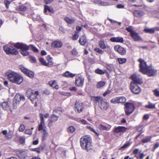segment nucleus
Listing matches in <instances>:
<instances>
[{"mask_svg":"<svg viewBox=\"0 0 159 159\" xmlns=\"http://www.w3.org/2000/svg\"><path fill=\"white\" fill-rule=\"evenodd\" d=\"M5 75L10 81L17 84H21L23 80L21 75L12 70L7 71L5 73Z\"/></svg>","mask_w":159,"mask_h":159,"instance_id":"nucleus-1","label":"nucleus"},{"mask_svg":"<svg viewBox=\"0 0 159 159\" xmlns=\"http://www.w3.org/2000/svg\"><path fill=\"white\" fill-rule=\"evenodd\" d=\"M80 145L81 147L87 150L92 148L91 138L89 136H84L80 139Z\"/></svg>","mask_w":159,"mask_h":159,"instance_id":"nucleus-2","label":"nucleus"},{"mask_svg":"<svg viewBox=\"0 0 159 159\" xmlns=\"http://www.w3.org/2000/svg\"><path fill=\"white\" fill-rule=\"evenodd\" d=\"M93 99L95 102H98V106L102 110H106L109 107L106 100L100 96L93 97Z\"/></svg>","mask_w":159,"mask_h":159,"instance_id":"nucleus-3","label":"nucleus"},{"mask_svg":"<svg viewBox=\"0 0 159 159\" xmlns=\"http://www.w3.org/2000/svg\"><path fill=\"white\" fill-rule=\"evenodd\" d=\"M14 46L17 48L20 49V52L24 56H26L29 55L28 50L29 49V47L26 44L18 43L15 44Z\"/></svg>","mask_w":159,"mask_h":159,"instance_id":"nucleus-4","label":"nucleus"},{"mask_svg":"<svg viewBox=\"0 0 159 159\" xmlns=\"http://www.w3.org/2000/svg\"><path fill=\"white\" fill-rule=\"evenodd\" d=\"M39 92L36 91L35 92L31 89L28 90L26 93L27 97L32 102L35 101V106H36L37 103L38 101L37 96L38 95Z\"/></svg>","mask_w":159,"mask_h":159,"instance_id":"nucleus-5","label":"nucleus"},{"mask_svg":"<svg viewBox=\"0 0 159 159\" xmlns=\"http://www.w3.org/2000/svg\"><path fill=\"white\" fill-rule=\"evenodd\" d=\"M126 30L130 33V36L135 41H142V39L138 33L133 30L132 27L129 26L126 28Z\"/></svg>","mask_w":159,"mask_h":159,"instance_id":"nucleus-6","label":"nucleus"},{"mask_svg":"<svg viewBox=\"0 0 159 159\" xmlns=\"http://www.w3.org/2000/svg\"><path fill=\"white\" fill-rule=\"evenodd\" d=\"M15 44H13L12 46L6 45L4 47V50L7 54L16 55L18 53V51L16 49L14 46Z\"/></svg>","mask_w":159,"mask_h":159,"instance_id":"nucleus-7","label":"nucleus"},{"mask_svg":"<svg viewBox=\"0 0 159 159\" xmlns=\"http://www.w3.org/2000/svg\"><path fill=\"white\" fill-rule=\"evenodd\" d=\"M138 61L140 62V71L143 74H144V72H146V70L150 66H148L146 62L142 58H139L138 59Z\"/></svg>","mask_w":159,"mask_h":159,"instance_id":"nucleus-8","label":"nucleus"},{"mask_svg":"<svg viewBox=\"0 0 159 159\" xmlns=\"http://www.w3.org/2000/svg\"><path fill=\"white\" fill-rule=\"evenodd\" d=\"M134 109V105L131 103H126L125 104V111L127 115L132 113Z\"/></svg>","mask_w":159,"mask_h":159,"instance_id":"nucleus-9","label":"nucleus"},{"mask_svg":"<svg viewBox=\"0 0 159 159\" xmlns=\"http://www.w3.org/2000/svg\"><path fill=\"white\" fill-rule=\"evenodd\" d=\"M130 88L132 92L135 94H139L141 91L140 88L134 82L131 83Z\"/></svg>","mask_w":159,"mask_h":159,"instance_id":"nucleus-10","label":"nucleus"},{"mask_svg":"<svg viewBox=\"0 0 159 159\" xmlns=\"http://www.w3.org/2000/svg\"><path fill=\"white\" fill-rule=\"evenodd\" d=\"M131 78L133 81L132 82H134L136 84H140L142 83V79L139 75L135 74L131 76Z\"/></svg>","mask_w":159,"mask_h":159,"instance_id":"nucleus-11","label":"nucleus"},{"mask_svg":"<svg viewBox=\"0 0 159 159\" xmlns=\"http://www.w3.org/2000/svg\"><path fill=\"white\" fill-rule=\"evenodd\" d=\"M84 78L82 76H76L75 80V85L82 87L84 85Z\"/></svg>","mask_w":159,"mask_h":159,"instance_id":"nucleus-12","label":"nucleus"},{"mask_svg":"<svg viewBox=\"0 0 159 159\" xmlns=\"http://www.w3.org/2000/svg\"><path fill=\"white\" fill-rule=\"evenodd\" d=\"M146 70V72H144L143 74H146L149 76H153L157 74V70L151 66L148 67Z\"/></svg>","mask_w":159,"mask_h":159,"instance_id":"nucleus-13","label":"nucleus"},{"mask_svg":"<svg viewBox=\"0 0 159 159\" xmlns=\"http://www.w3.org/2000/svg\"><path fill=\"white\" fill-rule=\"evenodd\" d=\"M115 50L121 55H124L126 53V49L122 47L117 45L114 47Z\"/></svg>","mask_w":159,"mask_h":159,"instance_id":"nucleus-14","label":"nucleus"},{"mask_svg":"<svg viewBox=\"0 0 159 159\" xmlns=\"http://www.w3.org/2000/svg\"><path fill=\"white\" fill-rule=\"evenodd\" d=\"M127 128L124 126H118L115 127L114 128L113 132L114 133H124L127 129Z\"/></svg>","mask_w":159,"mask_h":159,"instance_id":"nucleus-15","label":"nucleus"},{"mask_svg":"<svg viewBox=\"0 0 159 159\" xmlns=\"http://www.w3.org/2000/svg\"><path fill=\"white\" fill-rule=\"evenodd\" d=\"M18 157L21 159H24L27 156V153L25 151L19 150L16 152Z\"/></svg>","mask_w":159,"mask_h":159,"instance_id":"nucleus-16","label":"nucleus"},{"mask_svg":"<svg viewBox=\"0 0 159 159\" xmlns=\"http://www.w3.org/2000/svg\"><path fill=\"white\" fill-rule=\"evenodd\" d=\"M20 96L18 95H16L13 101V107L14 108H16L19 106L20 103Z\"/></svg>","mask_w":159,"mask_h":159,"instance_id":"nucleus-17","label":"nucleus"},{"mask_svg":"<svg viewBox=\"0 0 159 159\" xmlns=\"http://www.w3.org/2000/svg\"><path fill=\"white\" fill-rule=\"evenodd\" d=\"M83 103L79 102H76L75 104V111H77L79 112H80L83 110Z\"/></svg>","mask_w":159,"mask_h":159,"instance_id":"nucleus-18","label":"nucleus"},{"mask_svg":"<svg viewBox=\"0 0 159 159\" xmlns=\"http://www.w3.org/2000/svg\"><path fill=\"white\" fill-rule=\"evenodd\" d=\"M110 40L112 42H119L123 43V39L122 37H112L110 39Z\"/></svg>","mask_w":159,"mask_h":159,"instance_id":"nucleus-19","label":"nucleus"},{"mask_svg":"<svg viewBox=\"0 0 159 159\" xmlns=\"http://www.w3.org/2000/svg\"><path fill=\"white\" fill-rule=\"evenodd\" d=\"M134 16L137 17H140L144 15L143 12L139 10H135L134 12Z\"/></svg>","mask_w":159,"mask_h":159,"instance_id":"nucleus-20","label":"nucleus"},{"mask_svg":"<svg viewBox=\"0 0 159 159\" xmlns=\"http://www.w3.org/2000/svg\"><path fill=\"white\" fill-rule=\"evenodd\" d=\"M155 30H157L156 27L152 28H145L144 30V31L146 33L150 34L154 33Z\"/></svg>","mask_w":159,"mask_h":159,"instance_id":"nucleus-21","label":"nucleus"},{"mask_svg":"<svg viewBox=\"0 0 159 159\" xmlns=\"http://www.w3.org/2000/svg\"><path fill=\"white\" fill-rule=\"evenodd\" d=\"M47 66L50 67L53 64L54 62L52 61V58L51 57L48 56L46 57Z\"/></svg>","mask_w":159,"mask_h":159,"instance_id":"nucleus-22","label":"nucleus"},{"mask_svg":"<svg viewBox=\"0 0 159 159\" xmlns=\"http://www.w3.org/2000/svg\"><path fill=\"white\" fill-rule=\"evenodd\" d=\"M86 41V37L84 35L82 36L79 39V42L81 45H85Z\"/></svg>","mask_w":159,"mask_h":159,"instance_id":"nucleus-23","label":"nucleus"},{"mask_svg":"<svg viewBox=\"0 0 159 159\" xmlns=\"http://www.w3.org/2000/svg\"><path fill=\"white\" fill-rule=\"evenodd\" d=\"M47 11H48L52 13H54V11L53 8L52 7H49L47 5H45L44 11V13H46Z\"/></svg>","mask_w":159,"mask_h":159,"instance_id":"nucleus-24","label":"nucleus"},{"mask_svg":"<svg viewBox=\"0 0 159 159\" xmlns=\"http://www.w3.org/2000/svg\"><path fill=\"white\" fill-rule=\"evenodd\" d=\"M62 45V43L61 42L58 41H55L52 44V46L55 48H60Z\"/></svg>","mask_w":159,"mask_h":159,"instance_id":"nucleus-25","label":"nucleus"},{"mask_svg":"<svg viewBox=\"0 0 159 159\" xmlns=\"http://www.w3.org/2000/svg\"><path fill=\"white\" fill-rule=\"evenodd\" d=\"M63 76L66 77L73 78L75 76V74L71 73L68 71H66L63 74Z\"/></svg>","mask_w":159,"mask_h":159,"instance_id":"nucleus-26","label":"nucleus"},{"mask_svg":"<svg viewBox=\"0 0 159 159\" xmlns=\"http://www.w3.org/2000/svg\"><path fill=\"white\" fill-rule=\"evenodd\" d=\"M50 85L56 89H59V86L57 84L56 81L55 80H53L49 83Z\"/></svg>","mask_w":159,"mask_h":159,"instance_id":"nucleus-27","label":"nucleus"},{"mask_svg":"<svg viewBox=\"0 0 159 159\" xmlns=\"http://www.w3.org/2000/svg\"><path fill=\"white\" fill-rule=\"evenodd\" d=\"M47 129V127L45 126V124L39 123L38 126V130L39 131H43L44 130Z\"/></svg>","mask_w":159,"mask_h":159,"instance_id":"nucleus-28","label":"nucleus"},{"mask_svg":"<svg viewBox=\"0 0 159 159\" xmlns=\"http://www.w3.org/2000/svg\"><path fill=\"white\" fill-rule=\"evenodd\" d=\"M58 118V116L53 114L50 116L49 120L51 121L54 122L57 120Z\"/></svg>","mask_w":159,"mask_h":159,"instance_id":"nucleus-29","label":"nucleus"},{"mask_svg":"<svg viewBox=\"0 0 159 159\" xmlns=\"http://www.w3.org/2000/svg\"><path fill=\"white\" fill-rule=\"evenodd\" d=\"M1 106L3 109L5 110H7L9 107V105L7 102H2Z\"/></svg>","mask_w":159,"mask_h":159,"instance_id":"nucleus-30","label":"nucleus"},{"mask_svg":"<svg viewBox=\"0 0 159 159\" xmlns=\"http://www.w3.org/2000/svg\"><path fill=\"white\" fill-rule=\"evenodd\" d=\"M105 84V82L104 81L98 82L97 84L96 87L98 89H100L103 87Z\"/></svg>","mask_w":159,"mask_h":159,"instance_id":"nucleus-31","label":"nucleus"},{"mask_svg":"<svg viewBox=\"0 0 159 159\" xmlns=\"http://www.w3.org/2000/svg\"><path fill=\"white\" fill-rule=\"evenodd\" d=\"M152 138L151 136H147L142 140V142L143 143H147L151 140Z\"/></svg>","mask_w":159,"mask_h":159,"instance_id":"nucleus-32","label":"nucleus"},{"mask_svg":"<svg viewBox=\"0 0 159 159\" xmlns=\"http://www.w3.org/2000/svg\"><path fill=\"white\" fill-rule=\"evenodd\" d=\"M65 20L67 23L70 24L73 23L75 21L74 19H71L67 17L65 18Z\"/></svg>","mask_w":159,"mask_h":159,"instance_id":"nucleus-33","label":"nucleus"},{"mask_svg":"<svg viewBox=\"0 0 159 159\" xmlns=\"http://www.w3.org/2000/svg\"><path fill=\"white\" fill-rule=\"evenodd\" d=\"M39 60L40 63L42 65L47 66V62L43 58L41 57H40Z\"/></svg>","mask_w":159,"mask_h":159,"instance_id":"nucleus-34","label":"nucleus"},{"mask_svg":"<svg viewBox=\"0 0 159 159\" xmlns=\"http://www.w3.org/2000/svg\"><path fill=\"white\" fill-rule=\"evenodd\" d=\"M118 103H124L126 101V98L123 97H118Z\"/></svg>","mask_w":159,"mask_h":159,"instance_id":"nucleus-35","label":"nucleus"},{"mask_svg":"<svg viewBox=\"0 0 159 159\" xmlns=\"http://www.w3.org/2000/svg\"><path fill=\"white\" fill-rule=\"evenodd\" d=\"M145 107L147 108L152 109L155 108V104H152L150 102H149L148 104V105H146Z\"/></svg>","mask_w":159,"mask_h":159,"instance_id":"nucleus-36","label":"nucleus"},{"mask_svg":"<svg viewBox=\"0 0 159 159\" xmlns=\"http://www.w3.org/2000/svg\"><path fill=\"white\" fill-rule=\"evenodd\" d=\"M19 68L22 72L25 74L27 72H28L29 70L24 66H19Z\"/></svg>","mask_w":159,"mask_h":159,"instance_id":"nucleus-37","label":"nucleus"},{"mask_svg":"<svg viewBox=\"0 0 159 159\" xmlns=\"http://www.w3.org/2000/svg\"><path fill=\"white\" fill-rule=\"evenodd\" d=\"M99 128L102 130H108L109 129L108 127L102 125H100L98 126Z\"/></svg>","mask_w":159,"mask_h":159,"instance_id":"nucleus-38","label":"nucleus"},{"mask_svg":"<svg viewBox=\"0 0 159 159\" xmlns=\"http://www.w3.org/2000/svg\"><path fill=\"white\" fill-rule=\"evenodd\" d=\"M131 145V143L130 142H128L125 144L123 146L120 147L119 149L121 150L124 149L125 148L128 147Z\"/></svg>","mask_w":159,"mask_h":159,"instance_id":"nucleus-39","label":"nucleus"},{"mask_svg":"<svg viewBox=\"0 0 159 159\" xmlns=\"http://www.w3.org/2000/svg\"><path fill=\"white\" fill-rule=\"evenodd\" d=\"M99 45L101 48L102 49H105L106 48V46L103 41H100L99 42Z\"/></svg>","mask_w":159,"mask_h":159,"instance_id":"nucleus-40","label":"nucleus"},{"mask_svg":"<svg viewBox=\"0 0 159 159\" xmlns=\"http://www.w3.org/2000/svg\"><path fill=\"white\" fill-rule=\"evenodd\" d=\"M117 60L120 64H123L126 61V59L125 58H118Z\"/></svg>","mask_w":159,"mask_h":159,"instance_id":"nucleus-41","label":"nucleus"},{"mask_svg":"<svg viewBox=\"0 0 159 159\" xmlns=\"http://www.w3.org/2000/svg\"><path fill=\"white\" fill-rule=\"evenodd\" d=\"M106 71L105 70H102L100 69H97L95 70V72L100 75H102L105 73Z\"/></svg>","mask_w":159,"mask_h":159,"instance_id":"nucleus-42","label":"nucleus"},{"mask_svg":"<svg viewBox=\"0 0 159 159\" xmlns=\"http://www.w3.org/2000/svg\"><path fill=\"white\" fill-rule=\"evenodd\" d=\"M2 133L3 134L5 135L6 137L10 138L11 137V134L7 133V130H4L2 131Z\"/></svg>","mask_w":159,"mask_h":159,"instance_id":"nucleus-43","label":"nucleus"},{"mask_svg":"<svg viewBox=\"0 0 159 159\" xmlns=\"http://www.w3.org/2000/svg\"><path fill=\"white\" fill-rule=\"evenodd\" d=\"M75 131V128L73 126H70L68 128V131L69 132L71 133H73Z\"/></svg>","mask_w":159,"mask_h":159,"instance_id":"nucleus-44","label":"nucleus"},{"mask_svg":"<svg viewBox=\"0 0 159 159\" xmlns=\"http://www.w3.org/2000/svg\"><path fill=\"white\" fill-rule=\"evenodd\" d=\"M39 117L40 118V123L45 124L43 115L41 113L40 114Z\"/></svg>","mask_w":159,"mask_h":159,"instance_id":"nucleus-45","label":"nucleus"},{"mask_svg":"<svg viewBox=\"0 0 159 159\" xmlns=\"http://www.w3.org/2000/svg\"><path fill=\"white\" fill-rule=\"evenodd\" d=\"M26 74L30 78L33 77L34 75V73L29 70H28V72H27Z\"/></svg>","mask_w":159,"mask_h":159,"instance_id":"nucleus-46","label":"nucleus"},{"mask_svg":"<svg viewBox=\"0 0 159 159\" xmlns=\"http://www.w3.org/2000/svg\"><path fill=\"white\" fill-rule=\"evenodd\" d=\"M29 48H31V50L34 52H38L39 51V50L36 48L34 46L32 45H30L29 46Z\"/></svg>","mask_w":159,"mask_h":159,"instance_id":"nucleus-47","label":"nucleus"},{"mask_svg":"<svg viewBox=\"0 0 159 159\" xmlns=\"http://www.w3.org/2000/svg\"><path fill=\"white\" fill-rule=\"evenodd\" d=\"M118 97L114 98L111 100V102L114 104L118 103Z\"/></svg>","mask_w":159,"mask_h":159,"instance_id":"nucleus-48","label":"nucleus"},{"mask_svg":"<svg viewBox=\"0 0 159 159\" xmlns=\"http://www.w3.org/2000/svg\"><path fill=\"white\" fill-rule=\"evenodd\" d=\"M88 128L91 131L93 132L97 136H98L99 135V134L93 128H92L91 126H87Z\"/></svg>","mask_w":159,"mask_h":159,"instance_id":"nucleus-49","label":"nucleus"},{"mask_svg":"<svg viewBox=\"0 0 159 159\" xmlns=\"http://www.w3.org/2000/svg\"><path fill=\"white\" fill-rule=\"evenodd\" d=\"M107 69L110 71H111L113 69V65L112 64H109L107 66Z\"/></svg>","mask_w":159,"mask_h":159,"instance_id":"nucleus-50","label":"nucleus"},{"mask_svg":"<svg viewBox=\"0 0 159 159\" xmlns=\"http://www.w3.org/2000/svg\"><path fill=\"white\" fill-rule=\"evenodd\" d=\"M11 1H8V0H5L4 1V4L5 5V6L7 9L9 8V5L11 3Z\"/></svg>","mask_w":159,"mask_h":159,"instance_id":"nucleus-51","label":"nucleus"},{"mask_svg":"<svg viewBox=\"0 0 159 159\" xmlns=\"http://www.w3.org/2000/svg\"><path fill=\"white\" fill-rule=\"evenodd\" d=\"M43 131L44 132V133L43 134V139H45V138L47 137L48 135V133L47 132V129H45V130H44Z\"/></svg>","mask_w":159,"mask_h":159,"instance_id":"nucleus-52","label":"nucleus"},{"mask_svg":"<svg viewBox=\"0 0 159 159\" xmlns=\"http://www.w3.org/2000/svg\"><path fill=\"white\" fill-rule=\"evenodd\" d=\"M20 10L22 11H25L27 10V7L24 6H21L19 7Z\"/></svg>","mask_w":159,"mask_h":159,"instance_id":"nucleus-53","label":"nucleus"},{"mask_svg":"<svg viewBox=\"0 0 159 159\" xmlns=\"http://www.w3.org/2000/svg\"><path fill=\"white\" fill-rule=\"evenodd\" d=\"M25 139L24 136L20 137L19 139V141L21 143H24L25 142Z\"/></svg>","mask_w":159,"mask_h":159,"instance_id":"nucleus-54","label":"nucleus"},{"mask_svg":"<svg viewBox=\"0 0 159 159\" xmlns=\"http://www.w3.org/2000/svg\"><path fill=\"white\" fill-rule=\"evenodd\" d=\"M25 127L23 124H21L20 125V127L19 128V130L20 131H23L25 129Z\"/></svg>","mask_w":159,"mask_h":159,"instance_id":"nucleus-55","label":"nucleus"},{"mask_svg":"<svg viewBox=\"0 0 159 159\" xmlns=\"http://www.w3.org/2000/svg\"><path fill=\"white\" fill-rule=\"evenodd\" d=\"M32 133V131L30 129H26L25 131V133L26 134L31 135Z\"/></svg>","mask_w":159,"mask_h":159,"instance_id":"nucleus-56","label":"nucleus"},{"mask_svg":"<svg viewBox=\"0 0 159 159\" xmlns=\"http://www.w3.org/2000/svg\"><path fill=\"white\" fill-rule=\"evenodd\" d=\"M30 61L32 63H34L36 62V59L34 57L30 56Z\"/></svg>","mask_w":159,"mask_h":159,"instance_id":"nucleus-57","label":"nucleus"},{"mask_svg":"<svg viewBox=\"0 0 159 159\" xmlns=\"http://www.w3.org/2000/svg\"><path fill=\"white\" fill-rule=\"evenodd\" d=\"M95 51L96 52H97L100 54H102L103 53V51H102V50L101 49H100L99 48H95Z\"/></svg>","mask_w":159,"mask_h":159,"instance_id":"nucleus-58","label":"nucleus"},{"mask_svg":"<svg viewBox=\"0 0 159 159\" xmlns=\"http://www.w3.org/2000/svg\"><path fill=\"white\" fill-rule=\"evenodd\" d=\"M72 54L74 55H76L77 54V50L75 48H74L71 51Z\"/></svg>","mask_w":159,"mask_h":159,"instance_id":"nucleus-59","label":"nucleus"},{"mask_svg":"<svg viewBox=\"0 0 159 159\" xmlns=\"http://www.w3.org/2000/svg\"><path fill=\"white\" fill-rule=\"evenodd\" d=\"M79 36L77 34H74L72 37V39L73 40H77L79 38Z\"/></svg>","mask_w":159,"mask_h":159,"instance_id":"nucleus-60","label":"nucleus"},{"mask_svg":"<svg viewBox=\"0 0 159 159\" xmlns=\"http://www.w3.org/2000/svg\"><path fill=\"white\" fill-rule=\"evenodd\" d=\"M159 147V143L157 142V143H155L154 145V147H153V150H154L153 151H154V150L156 149L157 148H158Z\"/></svg>","mask_w":159,"mask_h":159,"instance_id":"nucleus-61","label":"nucleus"},{"mask_svg":"<svg viewBox=\"0 0 159 159\" xmlns=\"http://www.w3.org/2000/svg\"><path fill=\"white\" fill-rule=\"evenodd\" d=\"M155 95L157 97H159V91L157 89H155L153 91Z\"/></svg>","mask_w":159,"mask_h":159,"instance_id":"nucleus-62","label":"nucleus"},{"mask_svg":"<svg viewBox=\"0 0 159 159\" xmlns=\"http://www.w3.org/2000/svg\"><path fill=\"white\" fill-rule=\"evenodd\" d=\"M16 95H19L20 96L19 98L20 101L21 100H25V97L23 95H20L19 94H16Z\"/></svg>","mask_w":159,"mask_h":159,"instance_id":"nucleus-63","label":"nucleus"},{"mask_svg":"<svg viewBox=\"0 0 159 159\" xmlns=\"http://www.w3.org/2000/svg\"><path fill=\"white\" fill-rule=\"evenodd\" d=\"M61 110V108L59 107H55L54 110V111L55 112H58L59 111H60Z\"/></svg>","mask_w":159,"mask_h":159,"instance_id":"nucleus-64","label":"nucleus"}]
</instances>
